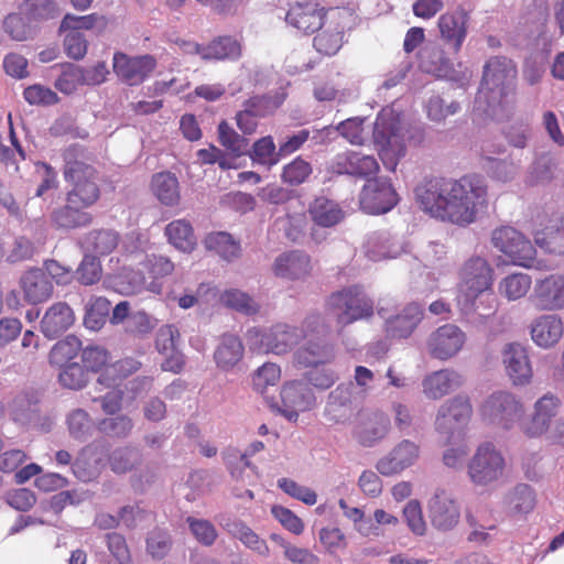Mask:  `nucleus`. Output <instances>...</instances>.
<instances>
[{"instance_id":"obj_30","label":"nucleus","mask_w":564,"mask_h":564,"mask_svg":"<svg viewBox=\"0 0 564 564\" xmlns=\"http://www.w3.org/2000/svg\"><path fill=\"white\" fill-rule=\"evenodd\" d=\"M326 15L323 9L297 3L286 13L285 20L290 25L304 33H313L322 28Z\"/></svg>"},{"instance_id":"obj_21","label":"nucleus","mask_w":564,"mask_h":564,"mask_svg":"<svg viewBox=\"0 0 564 564\" xmlns=\"http://www.w3.org/2000/svg\"><path fill=\"white\" fill-rule=\"evenodd\" d=\"M378 314L384 319V333L387 337L404 339L410 337L423 318V310L416 303L405 305L401 312L388 316L383 307L378 308Z\"/></svg>"},{"instance_id":"obj_10","label":"nucleus","mask_w":564,"mask_h":564,"mask_svg":"<svg viewBox=\"0 0 564 564\" xmlns=\"http://www.w3.org/2000/svg\"><path fill=\"white\" fill-rule=\"evenodd\" d=\"M471 416L473 405L469 397L457 394L438 406L434 429L449 443L468 425Z\"/></svg>"},{"instance_id":"obj_55","label":"nucleus","mask_w":564,"mask_h":564,"mask_svg":"<svg viewBox=\"0 0 564 564\" xmlns=\"http://www.w3.org/2000/svg\"><path fill=\"white\" fill-rule=\"evenodd\" d=\"M110 313V302L105 297H95L86 307L84 323L87 328L97 330L105 324Z\"/></svg>"},{"instance_id":"obj_29","label":"nucleus","mask_w":564,"mask_h":564,"mask_svg":"<svg viewBox=\"0 0 564 564\" xmlns=\"http://www.w3.org/2000/svg\"><path fill=\"white\" fill-rule=\"evenodd\" d=\"M102 458L100 447L93 444L84 447L72 465L75 477L84 482L96 479L104 467Z\"/></svg>"},{"instance_id":"obj_61","label":"nucleus","mask_w":564,"mask_h":564,"mask_svg":"<svg viewBox=\"0 0 564 564\" xmlns=\"http://www.w3.org/2000/svg\"><path fill=\"white\" fill-rule=\"evenodd\" d=\"M217 296L215 288L209 284L202 283L194 293H184L177 299V304L183 310H188L195 305H206Z\"/></svg>"},{"instance_id":"obj_2","label":"nucleus","mask_w":564,"mask_h":564,"mask_svg":"<svg viewBox=\"0 0 564 564\" xmlns=\"http://www.w3.org/2000/svg\"><path fill=\"white\" fill-rule=\"evenodd\" d=\"M517 74V66L510 58L490 57L484 65L474 110L494 119L502 118L506 98L514 87Z\"/></svg>"},{"instance_id":"obj_25","label":"nucleus","mask_w":564,"mask_h":564,"mask_svg":"<svg viewBox=\"0 0 564 564\" xmlns=\"http://www.w3.org/2000/svg\"><path fill=\"white\" fill-rule=\"evenodd\" d=\"M564 335V322L557 314H541L530 324L532 341L540 348L549 349L560 343Z\"/></svg>"},{"instance_id":"obj_54","label":"nucleus","mask_w":564,"mask_h":564,"mask_svg":"<svg viewBox=\"0 0 564 564\" xmlns=\"http://www.w3.org/2000/svg\"><path fill=\"white\" fill-rule=\"evenodd\" d=\"M10 414L14 422L24 426L32 425L37 419V404L25 395H19L10 406Z\"/></svg>"},{"instance_id":"obj_19","label":"nucleus","mask_w":564,"mask_h":564,"mask_svg":"<svg viewBox=\"0 0 564 564\" xmlns=\"http://www.w3.org/2000/svg\"><path fill=\"white\" fill-rule=\"evenodd\" d=\"M315 404V394L306 381L293 380L283 384L279 410L289 421H296L301 412L313 409Z\"/></svg>"},{"instance_id":"obj_40","label":"nucleus","mask_w":564,"mask_h":564,"mask_svg":"<svg viewBox=\"0 0 564 564\" xmlns=\"http://www.w3.org/2000/svg\"><path fill=\"white\" fill-rule=\"evenodd\" d=\"M350 397V388L345 384H339L335 390H333L329 393L324 410V413L329 421L338 423L349 417L351 412Z\"/></svg>"},{"instance_id":"obj_52","label":"nucleus","mask_w":564,"mask_h":564,"mask_svg":"<svg viewBox=\"0 0 564 564\" xmlns=\"http://www.w3.org/2000/svg\"><path fill=\"white\" fill-rule=\"evenodd\" d=\"M140 368V362L134 359H123L107 367L98 377L97 383L107 388L117 386V379L129 376Z\"/></svg>"},{"instance_id":"obj_32","label":"nucleus","mask_w":564,"mask_h":564,"mask_svg":"<svg viewBox=\"0 0 564 564\" xmlns=\"http://www.w3.org/2000/svg\"><path fill=\"white\" fill-rule=\"evenodd\" d=\"M389 429V421L383 415L373 414L356 426L354 436L360 445L372 447L388 435Z\"/></svg>"},{"instance_id":"obj_64","label":"nucleus","mask_w":564,"mask_h":564,"mask_svg":"<svg viewBox=\"0 0 564 564\" xmlns=\"http://www.w3.org/2000/svg\"><path fill=\"white\" fill-rule=\"evenodd\" d=\"M312 171L311 164L299 156L283 167L281 176L283 182L290 185H299L307 180Z\"/></svg>"},{"instance_id":"obj_17","label":"nucleus","mask_w":564,"mask_h":564,"mask_svg":"<svg viewBox=\"0 0 564 564\" xmlns=\"http://www.w3.org/2000/svg\"><path fill=\"white\" fill-rule=\"evenodd\" d=\"M427 517L434 530L440 533L453 531L460 521V507L446 491H436L427 502Z\"/></svg>"},{"instance_id":"obj_5","label":"nucleus","mask_w":564,"mask_h":564,"mask_svg":"<svg viewBox=\"0 0 564 564\" xmlns=\"http://www.w3.org/2000/svg\"><path fill=\"white\" fill-rule=\"evenodd\" d=\"M469 481L478 488H495L509 476L506 454L492 442L480 443L466 465Z\"/></svg>"},{"instance_id":"obj_47","label":"nucleus","mask_w":564,"mask_h":564,"mask_svg":"<svg viewBox=\"0 0 564 564\" xmlns=\"http://www.w3.org/2000/svg\"><path fill=\"white\" fill-rule=\"evenodd\" d=\"M108 462L115 474H127L141 465L142 454L134 446H120L110 453Z\"/></svg>"},{"instance_id":"obj_62","label":"nucleus","mask_w":564,"mask_h":564,"mask_svg":"<svg viewBox=\"0 0 564 564\" xmlns=\"http://www.w3.org/2000/svg\"><path fill=\"white\" fill-rule=\"evenodd\" d=\"M278 487L290 497L307 506H314L317 502V495L313 489L302 486L291 478H280Z\"/></svg>"},{"instance_id":"obj_3","label":"nucleus","mask_w":564,"mask_h":564,"mask_svg":"<svg viewBox=\"0 0 564 564\" xmlns=\"http://www.w3.org/2000/svg\"><path fill=\"white\" fill-rule=\"evenodd\" d=\"M327 334L325 318L314 313L308 315L303 327L289 324H275L267 329L250 328L247 330L246 340L250 350L258 354H288L308 334Z\"/></svg>"},{"instance_id":"obj_50","label":"nucleus","mask_w":564,"mask_h":564,"mask_svg":"<svg viewBox=\"0 0 564 564\" xmlns=\"http://www.w3.org/2000/svg\"><path fill=\"white\" fill-rule=\"evenodd\" d=\"M505 501L512 513H528L535 506V495L530 486L519 484L507 494Z\"/></svg>"},{"instance_id":"obj_44","label":"nucleus","mask_w":564,"mask_h":564,"mask_svg":"<svg viewBox=\"0 0 564 564\" xmlns=\"http://www.w3.org/2000/svg\"><path fill=\"white\" fill-rule=\"evenodd\" d=\"M151 188L155 197L166 206H174L180 202L178 181L172 173L155 174L152 178Z\"/></svg>"},{"instance_id":"obj_51","label":"nucleus","mask_w":564,"mask_h":564,"mask_svg":"<svg viewBox=\"0 0 564 564\" xmlns=\"http://www.w3.org/2000/svg\"><path fill=\"white\" fill-rule=\"evenodd\" d=\"M272 542L283 550L284 557L293 564H319V558L308 549L296 546L290 543L282 535L272 533Z\"/></svg>"},{"instance_id":"obj_16","label":"nucleus","mask_w":564,"mask_h":564,"mask_svg":"<svg viewBox=\"0 0 564 564\" xmlns=\"http://www.w3.org/2000/svg\"><path fill=\"white\" fill-rule=\"evenodd\" d=\"M466 343V334L455 324H445L432 332L426 339L427 354L446 361L458 355Z\"/></svg>"},{"instance_id":"obj_35","label":"nucleus","mask_w":564,"mask_h":564,"mask_svg":"<svg viewBox=\"0 0 564 564\" xmlns=\"http://www.w3.org/2000/svg\"><path fill=\"white\" fill-rule=\"evenodd\" d=\"M557 160L550 153L539 155L528 169L525 183L530 186H545L557 176Z\"/></svg>"},{"instance_id":"obj_31","label":"nucleus","mask_w":564,"mask_h":564,"mask_svg":"<svg viewBox=\"0 0 564 564\" xmlns=\"http://www.w3.org/2000/svg\"><path fill=\"white\" fill-rule=\"evenodd\" d=\"M536 246L550 253L564 254V217H553L534 234Z\"/></svg>"},{"instance_id":"obj_14","label":"nucleus","mask_w":564,"mask_h":564,"mask_svg":"<svg viewBox=\"0 0 564 564\" xmlns=\"http://www.w3.org/2000/svg\"><path fill=\"white\" fill-rule=\"evenodd\" d=\"M500 359L506 376L513 387H527L532 383L533 368L527 348L517 341L503 345Z\"/></svg>"},{"instance_id":"obj_22","label":"nucleus","mask_w":564,"mask_h":564,"mask_svg":"<svg viewBox=\"0 0 564 564\" xmlns=\"http://www.w3.org/2000/svg\"><path fill=\"white\" fill-rule=\"evenodd\" d=\"M19 288L23 301L29 305L47 302L54 292L52 281L41 268H31L23 272L19 279Z\"/></svg>"},{"instance_id":"obj_39","label":"nucleus","mask_w":564,"mask_h":564,"mask_svg":"<svg viewBox=\"0 0 564 564\" xmlns=\"http://www.w3.org/2000/svg\"><path fill=\"white\" fill-rule=\"evenodd\" d=\"M241 43L232 36H219L205 45L204 61H236L241 56Z\"/></svg>"},{"instance_id":"obj_23","label":"nucleus","mask_w":564,"mask_h":564,"mask_svg":"<svg viewBox=\"0 0 564 564\" xmlns=\"http://www.w3.org/2000/svg\"><path fill=\"white\" fill-rule=\"evenodd\" d=\"M328 169L339 175L368 176L379 171V164L372 155L346 151L336 154Z\"/></svg>"},{"instance_id":"obj_46","label":"nucleus","mask_w":564,"mask_h":564,"mask_svg":"<svg viewBox=\"0 0 564 564\" xmlns=\"http://www.w3.org/2000/svg\"><path fill=\"white\" fill-rule=\"evenodd\" d=\"M423 68L436 77L458 80L459 75L454 69L453 63L445 56L440 48H432L425 52L422 58Z\"/></svg>"},{"instance_id":"obj_6","label":"nucleus","mask_w":564,"mask_h":564,"mask_svg":"<svg viewBox=\"0 0 564 564\" xmlns=\"http://www.w3.org/2000/svg\"><path fill=\"white\" fill-rule=\"evenodd\" d=\"M477 414L484 425L492 430L509 432L522 419L524 403L509 390H496L481 401Z\"/></svg>"},{"instance_id":"obj_41","label":"nucleus","mask_w":564,"mask_h":564,"mask_svg":"<svg viewBox=\"0 0 564 564\" xmlns=\"http://www.w3.org/2000/svg\"><path fill=\"white\" fill-rule=\"evenodd\" d=\"M169 242L182 252H191L196 246L192 225L185 219L171 221L164 230Z\"/></svg>"},{"instance_id":"obj_45","label":"nucleus","mask_w":564,"mask_h":564,"mask_svg":"<svg viewBox=\"0 0 564 564\" xmlns=\"http://www.w3.org/2000/svg\"><path fill=\"white\" fill-rule=\"evenodd\" d=\"M401 252L402 247L388 234H373L366 245V254L372 261L397 258Z\"/></svg>"},{"instance_id":"obj_60","label":"nucleus","mask_w":564,"mask_h":564,"mask_svg":"<svg viewBox=\"0 0 564 564\" xmlns=\"http://www.w3.org/2000/svg\"><path fill=\"white\" fill-rule=\"evenodd\" d=\"M98 429L100 432L111 437L123 438L131 433L133 421L130 416L121 414L101 420L98 424Z\"/></svg>"},{"instance_id":"obj_27","label":"nucleus","mask_w":564,"mask_h":564,"mask_svg":"<svg viewBox=\"0 0 564 564\" xmlns=\"http://www.w3.org/2000/svg\"><path fill=\"white\" fill-rule=\"evenodd\" d=\"M75 322V313L66 302H55L44 312L40 330L47 339H55L69 329Z\"/></svg>"},{"instance_id":"obj_28","label":"nucleus","mask_w":564,"mask_h":564,"mask_svg":"<svg viewBox=\"0 0 564 564\" xmlns=\"http://www.w3.org/2000/svg\"><path fill=\"white\" fill-rule=\"evenodd\" d=\"M463 383V376L458 371L446 368L427 375L422 381V391L427 399L438 400Z\"/></svg>"},{"instance_id":"obj_13","label":"nucleus","mask_w":564,"mask_h":564,"mask_svg":"<svg viewBox=\"0 0 564 564\" xmlns=\"http://www.w3.org/2000/svg\"><path fill=\"white\" fill-rule=\"evenodd\" d=\"M351 14L345 9L330 10L324 24L314 37V47L321 54L335 55L344 44V32L348 26Z\"/></svg>"},{"instance_id":"obj_20","label":"nucleus","mask_w":564,"mask_h":564,"mask_svg":"<svg viewBox=\"0 0 564 564\" xmlns=\"http://www.w3.org/2000/svg\"><path fill=\"white\" fill-rule=\"evenodd\" d=\"M359 202L368 214H384L395 206L398 195L388 178H373L362 187Z\"/></svg>"},{"instance_id":"obj_57","label":"nucleus","mask_w":564,"mask_h":564,"mask_svg":"<svg viewBox=\"0 0 564 564\" xmlns=\"http://www.w3.org/2000/svg\"><path fill=\"white\" fill-rule=\"evenodd\" d=\"M58 382L63 388L80 390L88 383V376L83 366L77 362H70L59 371Z\"/></svg>"},{"instance_id":"obj_1","label":"nucleus","mask_w":564,"mask_h":564,"mask_svg":"<svg viewBox=\"0 0 564 564\" xmlns=\"http://www.w3.org/2000/svg\"><path fill=\"white\" fill-rule=\"evenodd\" d=\"M415 197L425 213L458 226L473 224L488 204L487 185L475 175L425 181L416 186Z\"/></svg>"},{"instance_id":"obj_36","label":"nucleus","mask_w":564,"mask_h":564,"mask_svg":"<svg viewBox=\"0 0 564 564\" xmlns=\"http://www.w3.org/2000/svg\"><path fill=\"white\" fill-rule=\"evenodd\" d=\"M245 347L240 338L234 334H225L214 352V359L218 368L229 370L243 357Z\"/></svg>"},{"instance_id":"obj_42","label":"nucleus","mask_w":564,"mask_h":564,"mask_svg":"<svg viewBox=\"0 0 564 564\" xmlns=\"http://www.w3.org/2000/svg\"><path fill=\"white\" fill-rule=\"evenodd\" d=\"M85 209L83 206H73L66 202L65 206L52 213V220L57 227L65 229L86 227L91 224L93 216Z\"/></svg>"},{"instance_id":"obj_53","label":"nucleus","mask_w":564,"mask_h":564,"mask_svg":"<svg viewBox=\"0 0 564 564\" xmlns=\"http://www.w3.org/2000/svg\"><path fill=\"white\" fill-rule=\"evenodd\" d=\"M80 346V340L74 336H68L65 339L57 341L50 351V364L63 366L78 355Z\"/></svg>"},{"instance_id":"obj_43","label":"nucleus","mask_w":564,"mask_h":564,"mask_svg":"<svg viewBox=\"0 0 564 564\" xmlns=\"http://www.w3.org/2000/svg\"><path fill=\"white\" fill-rule=\"evenodd\" d=\"M204 245L206 249L214 251L226 261H232L241 254L240 242L225 231L208 234Z\"/></svg>"},{"instance_id":"obj_8","label":"nucleus","mask_w":564,"mask_h":564,"mask_svg":"<svg viewBox=\"0 0 564 564\" xmlns=\"http://www.w3.org/2000/svg\"><path fill=\"white\" fill-rule=\"evenodd\" d=\"M492 269L486 259L475 256L460 269L456 302L459 311L467 315L478 307L476 300L491 289Z\"/></svg>"},{"instance_id":"obj_26","label":"nucleus","mask_w":564,"mask_h":564,"mask_svg":"<svg viewBox=\"0 0 564 564\" xmlns=\"http://www.w3.org/2000/svg\"><path fill=\"white\" fill-rule=\"evenodd\" d=\"M272 272L283 280L303 281L312 272L311 258L299 250L281 253L272 263Z\"/></svg>"},{"instance_id":"obj_11","label":"nucleus","mask_w":564,"mask_h":564,"mask_svg":"<svg viewBox=\"0 0 564 564\" xmlns=\"http://www.w3.org/2000/svg\"><path fill=\"white\" fill-rule=\"evenodd\" d=\"M494 247L510 259L514 265L527 269L534 267L536 250L532 242L519 230L502 226L491 234Z\"/></svg>"},{"instance_id":"obj_7","label":"nucleus","mask_w":564,"mask_h":564,"mask_svg":"<svg viewBox=\"0 0 564 564\" xmlns=\"http://www.w3.org/2000/svg\"><path fill=\"white\" fill-rule=\"evenodd\" d=\"M372 135L383 165L394 171L406 153V130L399 116L392 109H383L376 119Z\"/></svg>"},{"instance_id":"obj_15","label":"nucleus","mask_w":564,"mask_h":564,"mask_svg":"<svg viewBox=\"0 0 564 564\" xmlns=\"http://www.w3.org/2000/svg\"><path fill=\"white\" fill-rule=\"evenodd\" d=\"M529 302L543 312L564 310V273H551L536 279Z\"/></svg>"},{"instance_id":"obj_34","label":"nucleus","mask_w":564,"mask_h":564,"mask_svg":"<svg viewBox=\"0 0 564 564\" xmlns=\"http://www.w3.org/2000/svg\"><path fill=\"white\" fill-rule=\"evenodd\" d=\"M295 360L304 367H317L330 362L335 357V348L323 340H310L295 351Z\"/></svg>"},{"instance_id":"obj_4","label":"nucleus","mask_w":564,"mask_h":564,"mask_svg":"<svg viewBox=\"0 0 564 564\" xmlns=\"http://www.w3.org/2000/svg\"><path fill=\"white\" fill-rule=\"evenodd\" d=\"M64 178L69 187L66 202L86 209L94 206L100 198L99 175L85 149L70 145L64 152Z\"/></svg>"},{"instance_id":"obj_59","label":"nucleus","mask_w":564,"mask_h":564,"mask_svg":"<svg viewBox=\"0 0 564 564\" xmlns=\"http://www.w3.org/2000/svg\"><path fill=\"white\" fill-rule=\"evenodd\" d=\"M219 142L235 155L247 153L248 140L238 134L226 121L218 126Z\"/></svg>"},{"instance_id":"obj_37","label":"nucleus","mask_w":564,"mask_h":564,"mask_svg":"<svg viewBox=\"0 0 564 564\" xmlns=\"http://www.w3.org/2000/svg\"><path fill=\"white\" fill-rule=\"evenodd\" d=\"M224 528L230 535L239 540L246 547L253 551L259 556H270V549L267 542L246 523L234 520L226 522Z\"/></svg>"},{"instance_id":"obj_58","label":"nucleus","mask_w":564,"mask_h":564,"mask_svg":"<svg viewBox=\"0 0 564 564\" xmlns=\"http://www.w3.org/2000/svg\"><path fill=\"white\" fill-rule=\"evenodd\" d=\"M68 432L76 440H85L91 434L93 422L89 414L83 409L70 411L66 419Z\"/></svg>"},{"instance_id":"obj_63","label":"nucleus","mask_w":564,"mask_h":564,"mask_svg":"<svg viewBox=\"0 0 564 564\" xmlns=\"http://www.w3.org/2000/svg\"><path fill=\"white\" fill-rule=\"evenodd\" d=\"M118 235L112 230H96L87 238L88 246L98 254H109L118 246Z\"/></svg>"},{"instance_id":"obj_38","label":"nucleus","mask_w":564,"mask_h":564,"mask_svg":"<svg viewBox=\"0 0 564 564\" xmlns=\"http://www.w3.org/2000/svg\"><path fill=\"white\" fill-rule=\"evenodd\" d=\"M467 15L464 11L447 12L440 17L438 28L442 37L453 42L458 51L466 37Z\"/></svg>"},{"instance_id":"obj_49","label":"nucleus","mask_w":564,"mask_h":564,"mask_svg":"<svg viewBox=\"0 0 564 564\" xmlns=\"http://www.w3.org/2000/svg\"><path fill=\"white\" fill-rule=\"evenodd\" d=\"M253 163L272 167L281 160L280 150H276L275 143L271 135H267L257 140L252 150L248 152Z\"/></svg>"},{"instance_id":"obj_48","label":"nucleus","mask_w":564,"mask_h":564,"mask_svg":"<svg viewBox=\"0 0 564 564\" xmlns=\"http://www.w3.org/2000/svg\"><path fill=\"white\" fill-rule=\"evenodd\" d=\"M532 286V279L529 274L517 272L500 280L498 284L499 294L509 302L524 297Z\"/></svg>"},{"instance_id":"obj_33","label":"nucleus","mask_w":564,"mask_h":564,"mask_svg":"<svg viewBox=\"0 0 564 564\" xmlns=\"http://www.w3.org/2000/svg\"><path fill=\"white\" fill-rule=\"evenodd\" d=\"M313 223L323 228H330L343 221L345 212L340 205L327 197H316L308 207Z\"/></svg>"},{"instance_id":"obj_56","label":"nucleus","mask_w":564,"mask_h":564,"mask_svg":"<svg viewBox=\"0 0 564 564\" xmlns=\"http://www.w3.org/2000/svg\"><path fill=\"white\" fill-rule=\"evenodd\" d=\"M219 300L225 306L245 314H253L258 311V305L253 299L240 290H226L220 294Z\"/></svg>"},{"instance_id":"obj_24","label":"nucleus","mask_w":564,"mask_h":564,"mask_svg":"<svg viewBox=\"0 0 564 564\" xmlns=\"http://www.w3.org/2000/svg\"><path fill=\"white\" fill-rule=\"evenodd\" d=\"M156 61L151 55L130 57L123 53L113 55V70L129 85L142 83L155 68Z\"/></svg>"},{"instance_id":"obj_18","label":"nucleus","mask_w":564,"mask_h":564,"mask_svg":"<svg viewBox=\"0 0 564 564\" xmlns=\"http://www.w3.org/2000/svg\"><path fill=\"white\" fill-rule=\"evenodd\" d=\"M421 458V446L414 441L404 438L398 442L376 464L377 470L383 476L399 475L417 464Z\"/></svg>"},{"instance_id":"obj_9","label":"nucleus","mask_w":564,"mask_h":564,"mask_svg":"<svg viewBox=\"0 0 564 564\" xmlns=\"http://www.w3.org/2000/svg\"><path fill=\"white\" fill-rule=\"evenodd\" d=\"M326 310L336 317L341 328L373 314V303L359 286H349L332 293Z\"/></svg>"},{"instance_id":"obj_12","label":"nucleus","mask_w":564,"mask_h":564,"mask_svg":"<svg viewBox=\"0 0 564 564\" xmlns=\"http://www.w3.org/2000/svg\"><path fill=\"white\" fill-rule=\"evenodd\" d=\"M563 406L558 394L547 391L538 398L532 405L530 417L520 424L521 432L528 437H540L545 434Z\"/></svg>"}]
</instances>
